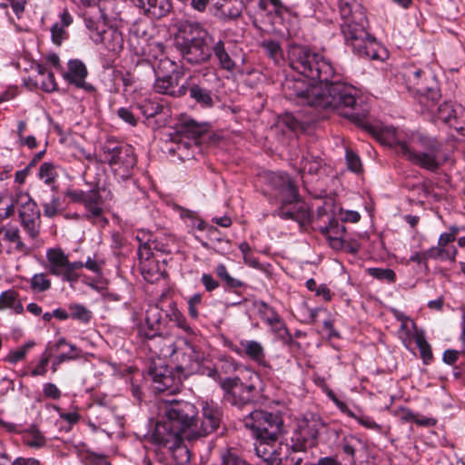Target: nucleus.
Listing matches in <instances>:
<instances>
[{"label":"nucleus","instance_id":"1","mask_svg":"<svg viewBox=\"0 0 465 465\" xmlns=\"http://www.w3.org/2000/svg\"><path fill=\"white\" fill-rule=\"evenodd\" d=\"M160 419L155 424L152 434L153 441L166 446L171 450L183 452L187 462L190 460L186 448H181L183 440H193L196 435H192L196 425L197 409L187 401H161L159 404Z\"/></svg>","mask_w":465,"mask_h":465},{"label":"nucleus","instance_id":"2","mask_svg":"<svg viewBox=\"0 0 465 465\" xmlns=\"http://www.w3.org/2000/svg\"><path fill=\"white\" fill-rule=\"evenodd\" d=\"M370 133L380 143L389 146L397 145L398 153L406 157L413 164L430 172H436L443 161L440 160V144L434 139L420 136L411 138L409 143L398 139L397 130L392 126L381 124H370L362 120L361 124H356Z\"/></svg>","mask_w":465,"mask_h":465},{"label":"nucleus","instance_id":"3","mask_svg":"<svg viewBox=\"0 0 465 465\" xmlns=\"http://www.w3.org/2000/svg\"><path fill=\"white\" fill-rule=\"evenodd\" d=\"M341 17V29L347 45L359 56L370 60H384L388 54L368 31V20L363 7L356 0H338Z\"/></svg>","mask_w":465,"mask_h":465},{"label":"nucleus","instance_id":"4","mask_svg":"<svg viewBox=\"0 0 465 465\" xmlns=\"http://www.w3.org/2000/svg\"><path fill=\"white\" fill-rule=\"evenodd\" d=\"M322 109L334 112L349 118L355 124H361L369 111L361 108L350 86L341 81H328L322 84Z\"/></svg>","mask_w":465,"mask_h":465},{"label":"nucleus","instance_id":"5","mask_svg":"<svg viewBox=\"0 0 465 465\" xmlns=\"http://www.w3.org/2000/svg\"><path fill=\"white\" fill-rule=\"evenodd\" d=\"M178 37L181 53L183 59L193 64L209 60L211 56L208 38L209 34L199 24L188 21L180 23Z\"/></svg>","mask_w":465,"mask_h":465},{"label":"nucleus","instance_id":"6","mask_svg":"<svg viewBox=\"0 0 465 465\" xmlns=\"http://www.w3.org/2000/svg\"><path fill=\"white\" fill-rule=\"evenodd\" d=\"M271 181L280 190L282 205L278 210L279 215L300 223L309 220L310 213L306 210L305 203L300 201L297 187L291 177L283 173H272Z\"/></svg>","mask_w":465,"mask_h":465},{"label":"nucleus","instance_id":"7","mask_svg":"<svg viewBox=\"0 0 465 465\" xmlns=\"http://www.w3.org/2000/svg\"><path fill=\"white\" fill-rule=\"evenodd\" d=\"M237 375L221 381V388L224 391L228 400L234 405H243L251 402L257 394L260 382L259 375L246 367L237 368Z\"/></svg>","mask_w":465,"mask_h":465},{"label":"nucleus","instance_id":"8","mask_svg":"<svg viewBox=\"0 0 465 465\" xmlns=\"http://www.w3.org/2000/svg\"><path fill=\"white\" fill-rule=\"evenodd\" d=\"M154 89L156 92L173 97L185 94L187 84L182 83L183 73L174 69V64L168 59L161 60L156 69Z\"/></svg>","mask_w":465,"mask_h":465},{"label":"nucleus","instance_id":"9","mask_svg":"<svg viewBox=\"0 0 465 465\" xmlns=\"http://www.w3.org/2000/svg\"><path fill=\"white\" fill-rule=\"evenodd\" d=\"M66 196L74 203H81L85 208L84 218L95 225L104 227L108 220L104 215V201L99 190L94 189L89 192L82 190H68Z\"/></svg>","mask_w":465,"mask_h":465},{"label":"nucleus","instance_id":"10","mask_svg":"<svg viewBox=\"0 0 465 465\" xmlns=\"http://www.w3.org/2000/svg\"><path fill=\"white\" fill-rule=\"evenodd\" d=\"M244 423L256 438L278 440L282 422L275 414L257 410L245 417Z\"/></svg>","mask_w":465,"mask_h":465},{"label":"nucleus","instance_id":"11","mask_svg":"<svg viewBox=\"0 0 465 465\" xmlns=\"http://www.w3.org/2000/svg\"><path fill=\"white\" fill-rule=\"evenodd\" d=\"M46 259L50 273L62 277L66 282H76L79 278L78 270L84 267V262H71L68 256L60 248H51L46 251Z\"/></svg>","mask_w":465,"mask_h":465},{"label":"nucleus","instance_id":"12","mask_svg":"<svg viewBox=\"0 0 465 465\" xmlns=\"http://www.w3.org/2000/svg\"><path fill=\"white\" fill-rule=\"evenodd\" d=\"M203 360V351L186 340H177V350L173 361L180 371L192 374L199 370Z\"/></svg>","mask_w":465,"mask_h":465},{"label":"nucleus","instance_id":"13","mask_svg":"<svg viewBox=\"0 0 465 465\" xmlns=\"http://www.w3.org/2000/svg\"><path fill=\"white\" fill-rule=\"evenodd\" d=\"M104 158L110 165H119L128 172L135 165L136 159L134 150L129 145H115L106 143L103 147Z\"/></svg>","mask_w":465,"mask_h":465},{"label":"nucleus","instance_id":"14","mask_svg":"<svg viewBox=\"0 0 465 465\" xmlns=\"http://www.w3.org/2000/svg\"><path fill=\"white\" fill-rule=\"evenodd\" d=\"M202 411L203 420L199 422L196 419L194 430L192 431V435H196V439L213 432L218 428L221 420V412L213 401H203Z\"/></svg>","mask_w":465,"mask_h":465},{"label":"nucleus","instance_id":"15","mask_svg":"<svg viewBox=\"0 0 465 465\" xmlns=\"http://www.w3.org/2000/svg\"><path fill=\"white\" fill-rule=\"evenodd\" d=\"M255 452L267 465H274L275 463L282 464V457L283 449L288 450L287 445L278 443V440H267L256 438Z\"/></svg>","mask_w":465,"mask_h":465},{"label":"nucleus","instance_id":"16","mask_svg":"<svg viewBox=\"0 0 465 465\" xmlns=\"http://www.w3.org/2000/svg\"><path fill=\"white\" fill-rule=\"evenodd\" d=\"M29 193L17 191L15 193H3L0 194V222L11 217L15 213V207L18 211L23 209L31 201Z\"/></svg>","mask_w":465,"mask_h":465},{"label":"nucleus","instance_id":"17","mask_svg":"<svg viewBox=\"0 0 465 465\" xmlns=\"http://www.w3.org/2000/svg\"><path fill=\"white\" fill-rule=\"evenodd\" d=\"M90 37L96 45H102L104 49L114 54L119 53L124 47L123 34L115 27L94 31Z\"/></svg>","mask_w":465,"mask_h":465},{"label":"nucleus","instance_id":"18","mask_svg":"<svg viewBox=\"0 0 465 465\" xmlns=\"http://www.w3.org/2000/svg\"><path fill=\"white\" fill-rule=\"evenodd\" d=\"M21 224L32 239H36L40 232V212L36 203L31 199L26 206L19 210Z\"/></svg>","mask_w":465,"mask_h":465},{"label":"nucleus","instance_id":"19","mask_svg":"<svg viewBox=\"0 0 465 465\" xmlns=\"http://www.w3.org/2000/svg\"><path fill=\"white\" fill-rule=\"evenodd\" d=\"M291 54L293 57L298 58L300 69L302 73L311 78L320 76V65L317 62V55L302 46H295L292 49ZM299 68V65H297Z\"/></svg>","mask_w":465,"mask_h":465},{"label":"nucleus","instance_id":"20","mask_svg":"<svg viewBox=\"0 0 465 465\" xmlns=\"http://www.w3.org/2000/svg\"><path fill=\"white\" fill-rule=\"evenodd\" d=\"M143 15L153 19L166 16L173 9L172 0H134Z\"/></svg>","mask_w":465,"mask_h":465},{"label":"nucleus","instance_id":"21","mask_svg":"<svg viewBox=\"0 0 465 465\" xmlns=\"http://www.w3.org/2000/svg\"><path fill=\"white\" fill-rule=\"evenodd\" d=\"M6 242L14 244L9 252H18L22 255H29L32 250L22 241L18 227L13 224H5L0 227V244Z\"/></svg>","mask_w":465,"mask_h":465},{"label":"nucleus","instance_id":"22","mask_svg":"<svg viewBox=\"0 0 465 465\" xmlns=\"http://www.w3.org/2000/svg\"><path fill=\"white\" fill-rule=\"evenodd\" d=\"M214 15L223 21H234L241 17L244 8L242 0H217L213 5Z\"/></svg>","mask_w":465,"mask_h":465},{"label":"nucleus","instance_id":"23","mask_svg":"<svg viewBox=\"0 0 465 465\" xmlns=\"http://www.w3.org/2000/svg\"><path fill=\"white\" fill-rule=\"evenodd\" d=\"M327 225L322 229L329 245L334 250H341L343 247L345 227L340 224L338 220L323 221Z\"/></svg>","mask_w":465,"mask_h":465},{"label":"nucleus","instance_id":"24","mask_svg":"<svg viewBox=\"0 0 465 465\" xmlns=\"http://www.w3.org/2000/svg\"><path fill=\"white\" fill-rule=\"evenodd\" d=\"M86 75L87 69L85 65L79 60H71L68 63V71L64 74V77L76 87L86 89L87 85L84 81Z\"/></svg>","mask_w":465,"mask_h":465},{"label":"nucleus","instance_id":"25","mask_svg":"<svg viewBox=\"0 0 465 465\" xmlns=\"http://www.w3.org/2000/svg\"><path fill=\"white\" fill-rule=\"evenodd\" d=\"M214 56L218 61L220 68L228 72H232L236 69L235 54H230L224 45L223 41H218L213 47Z\"/></svg>","mask_w":465,"mask_h":465},{"label":"nucleus","instance_id":"26","mask_svg":"<svg viewBox=\"0 0 465 465\" xmlns=\"http://www.w3.org/2000/svg\"><path fill=\"white\" fill-rule=\"evenodd\" d=\"M73 23V17L67 11H64L60 15V22H56L51 27L52 42L56 45H61L62 43L68 37L66 27Z\"/></svg>","mask_w":465,"mask_h":465},{"label":"nucleus","instance_id":"27","mask_svg":"<svg viewBox=\"0 0 465 465\" xmlns=\"http://www.w3.org/2000/svg\"><path fill=\"white\" fill-rule=\"evenodd\" d=\"M139 269L143 279L149 282L160 280L163 274L157 259L139 262Z\"/></svg>","mask_w":465,"mask_h":465},{"label":"nucleus","instance_id":"28","mask_svg":"<svg viewBox=\"0 0 465 465\" xmlns=\"http://www.w3.org/2000/svg\"><path fill=\"white\" fill-rule=\"evenodd\" d=\"M240 344L243 348L244 353L247 357L252 359L253 361L265 366V351L262 343L252 340L242 341Z\"/></svg>","mask_w":465,"mask_h":465},{"label":"nucleus","instance_id":"29","mask_svg":"<svg viewBox=\"0 0 465 465\" xmlns=\"http://www.w3.org/2000/svg\"><path fill=\"white\" fill-rule=\"evenodd\" d=\"M147 337L153 338V344L159 347V354L164 358L173 356L177 350V341H174L172 338L155 337V333H146Z\"/></svg>","mask_w":465,"mask_h":465},{"label":"nucleus","instance_id":"30","mask_svg":"<svg viewBox=\"0 0 465 465\" xmlns=\"http://www.w3.org/2000/svg\"><path fill=\"white\" fill-rule=\"evenodd\" d=\"M5 309H12L15 313L21 314L24 312V307L18 300V294L13 290H8L0 295V311Z\"/></svg>","mask_w":465,"mask_h":465},{"label":"nucleus","instance_id":"31","mask_svg":"<svg viewBox=\"0 0 465 465\" xmlns=\"http://www.w3.org/2000/svg\"><path fill=\"white\" fill-rule=\"evenodd\" d=\"M336 193H330L329 195L324 196L323 204L322 206V220L330 221L336 220L338 217V213H336V209H341V203L336 199Z\"/></svg>","mask_w":465,"mask_h":465},{"label":"nucleus","instance_id":"32","mask_svg":"<svg viewBox=\"0 0 465 465\" xmlns=\"http://www.w3.org/2000/svg\"><path fill=\"white\" fill-rule=\"evenodd\" d=\"M421 70L408 69L404 73V77L409 89L413 90L417 94H424L428 89L420 80Z\"/></svg>","mask_w":465,"mask_h":465},{"label":"nucleus","instance_id":"33","mask_svg":"<svg viewBox=\"0 0 465 465\" xmlns=\"http://www.w3.org/2000/svg\"><path fill=\"white\" fill-rule=\"evenodd\" d=\"M420 331V330L417 329L415 322L410 320L401 324L398 333L405 347L409 348L411 341L416 340V334Z\"/></svg>","mask_w":465,"mask_h":465},{"label":"nucleus","instance_id":"34","mask_svg":"<svg viewBox=\"0 0 465 465\" xmlns=\"http://www.w3.org/2000/svg\"><path fill=\"white\" fill-rule=\"evenodd\" d=\"M438 118L456 130L463 129L462 127H458L455 124V110L450 103L444 102L439 106Z\"/></svg>","mask_w":465,"mask_h":465},{"label":"nucleus","instance_id":"35","mask_svg":"<svg viewBox=\"0 0 465 465\" xmlns=\"http://www.w3.org/2000/svg\"><path fill=\"white\" fill-rule=\"evenodd\" d=\"M70 318L83 323H87L92 318V312L83 304L70 303L68 305Z\"/></svg>","mask_w":465,"mask_h":465},{"label":"nucleus","instance_id":"36","mask_svg":"<svg viewBox=\"0 0 465 465\" xmlns=\"http://www.w3.org/2000/svg\"><path fill=\"white\" fill-rule=\"evenodd\" d=\"M161 310L157 306L153 305L146 310L144 322L152 333L158 331L161 324Z\"/></svg>","mask_w":465,"mask_h":465},{"label":"nucleus","instance_id":"37","mask_svg":"<svg viewBox=\"0 0 465 465\" xmlns=\"http://www.w3.org/2000/svg\"><path fill=\"white\" fill-rule=\"evenodd\" d=\"M418 348L420 349V358L424 364H429L433 359V353L430 345L426 341L423 331L416 334V340H414Z\"/></svg>","mask_w":465,"mask_h":465},{"label":"nucleus","instance_id":"38","mask_svg":"<svg viewBox=\"0 0 465 465\" xmlns=\"http://www.w3.org/2000/svg\"><path fill=\"white\" fill-rule=\"evenodd\" d=\"M191 97L204 107H211L213 104L211 93L199 85L192 86Z\"/></svg>","mask_w":465,"mask_h":465},{"label":"nucleus","instance_id":"39","mask_svg":"<svg viewBox=\"0 0 465 465\" xmlns=\"http://www.w3.org/2000/svg\"><path fill=\"white\" fill-rule=\"evenodd\" d=\"M38 76L39 79L36 81L40 83L44 91L53 92L56 90V83L53 73L47 72L43 66H39Z\"/></svg>","mask_w":465,"mask_h":465},{"label":"nucleus","instance_id":"40","mask_svg":"<svg viewBox=\"0 0 465 465\" xmlns=\"http://www.w3.org/2000/svg\"><path fill=\"white\" fill-rule=\"evenodd\" d=\"M35 345V341H28L21 347L9 351L6 356V361L10 363H16L25 358L27 352Z\"/></svg>","mask_w":465,"mask_h":465},{"label":"nucleus","instance_id":"41","mask_svg":"<svg viewBox=\"0 0 465 465\" xmlns=\"http://www.w3.org/2000/svg\"><path fill=\"white\" fill-rule=\"evenodd\" d=\"M25 442L31 448H41L45 445V439L35 428L28 430L24 436Z\"/></svg>","mask_w":465,"mask_h":465},{"label":"nucleus","instance_id":"42","mask_svg":"<svg viewBox=\"0 0 465 465\" xmlns=\"http://www.w3.org/2000/svg\"><path fill=\"white\" fill-rule=\"evenodd\" d=\"M38 176L45 183L51 184L55 181L58 174L53 163H44L39 168Z\"/></svg>","mask_w":465,"mask_h":465},{"label":"nucleus","instance_id":"43","mask_svg":"<svg viewBox=\"0 0 465 465\" xmlns=\"http://www.w3.org/2000/svg\"><path fill=\"white\" fill-rule=\"evenodd\" d=\"M367 273L380 281L394 282L396 274L393 270L388 268H369Z\"/></svg>","mask_w":465,"mask_h":465},{"label":"nucleus","instance_id":"44","mask_svg":"<svg viewBox=\"0 0 465 465\" xmlns=\"http://www.w3.org/2000/svg\"><path fill=\"white\" fill-rule=\"evenodd\" d=\"M456 253H457L456 249H453L452 252H450L447 251L445 249V247H441L439 245L438 247H432L430 250H428L426 252H424L423 258L424 259L440 258V259L454 260Z\"/></svg>","mask_w":465,"mask_h":465},{"label":"nucleus","instance_id":"45","mask_svg":"<svg viewBox=\"0 0 465 465\" xmlns=\"http://www.w3.org/2000/svg\"><path fill=\"white\" fill-rule=\"evenodd\" d=\"M151 374L153 375L154 389L156 391H164L171 388L173 378L170 375L163 374L162 372L158 373L156 371H153Z\"/></svg>","mask_w":465,"mask_h":465},{"label":"nucleus","instance_id":"46","mask_svg":"<svg viewBox=\"0 0 465 465\" xmlns=\"http://www.w3.org/2000/svg\"><path fill=\"white\" fill-rule=\"evenodd\" d=\"M216 274L218 275L219 278H221L228 287L230 288H239V287H242V282L239 280V279H236L234 277H232L228 271H227V268L224 264H219L217 267H216Z\"/></svg>","mask_w":465,"mask_h":465},{"label":"nucleus","instance_id":"47","mask_svg":"<svg viewBox=\"0 0 465 465\" xmlns=\"http://www.w3.org/2000/svg\"><path fill=\"white\" fill-rule=\"evenodd\" d=\"M31 287L35 291L45 292L51 287V282L44 273H37L31 280Z\"/></svg>","mask_w":465,"mask_h":465},{"label":"nucleus","instance_id":"48","mask_svg":"<svg viewBox=\"0 0 465 465\" xmlns=\"http://www.w3.org/2000/svg\"><path fill=\"white\" fill-rule=\"evenodd\" d=\"M259 313L261 314V317L263 319L264 322H266L268 324H270L272 322L275 321L279 315L276 313V312L268 306L265 302H261L257 304Z\"/></svg>","mask_w":465,"mask_h":465},{"label":"nucleus","instance_id":"49","mask_svg":"<svg viewBox=\"0 0 465 465\" xmlns=\"http://www.w3.org/2000/svg\"><path fill=\"white\" fill-rule=\"evenodd\" d=\"M269 56L274 61L279 62L282 59V49L277 42L269 41L262 44Z\"/></svg>","mask_w":465,"mask_h":465},{"label":"nucleus","instance_id":"50","mask_svg":"<svg viewBox=\"0 0 465 465\" xmlns=\"http://www.w3.org/2000/svg\"><path fill=\"white\" fill-rule=\"evenodd\" d=\"M346 161L348 164V168L354 172L359 173L361 171V162L357 153H355L352 150H346Z\"/></svg>","mask_w":465,"mask_h":465},{"label":"nucleus","instance_id":"51","mask_svg":"<svg viewBox=\"0 0 465 465\" xmlns=\"http://www.w3.org/2000/svg\"><path fill=\"white\" fill-rule=\"evenodd\" d=\"M184 130L183 132L186 133L188 135L192 136L193 139L198 138L205 132V128L194 121H188L184 124Z\"/></svg>","mask_w":465,"mask_h":465},{"label":"nucleus","instance_id":"52","mask_svg":"<svg viewBox=\"0 0 465 465\" xmlns=\"http://www.w3.org/2000/svg\"><path fill=\"white\" fill-rule=\"evenodd\" d=\"M336 213H338V217L336 220L338 222H351L357 223L361 219V215L359 213L354 211H343V209H336Z\"/></svg>","mask_w":465,"mask_h":465},{"label":"nucleus","instance_id":"53","mask_svg":"<svg viewBox=\"0 0 465 465\" xmlns=\"http://www.w3.org/2000/svg\"><path fill=\"white\" fill-rule=\"evenodd\" d=\"M60 207L61 202L59 198L54 197L50 202L45 203L43 205L44 213L45 216L52 218L59 213Z\"/></svg>","mask_w":465,"mask_h":465},{"label":"nucleus","instance_id":"54","mask_svg":"<svg viewBox=\"0 0 465 465\" xmlns=\"http://www.w3.org/2000/svg\"><path fill=\"white\" fill-rule=\"evenodd\" d=\"M202 299L201 293H195L188 300V312L193 319H197L199 316L197 306L202 303Z\"/></svg>","mask_w":465,"mask_h":465},{"label":"nucleus","instance_id":"55","mask_svg":"<svg viewBox=\"0 0 465 465\" xmlns=\"http://www.w3.org/2000/svg\"><path fill=\"white\" fill-rule=\"evenodd\" d=\"M322 389L326 392V394L330 397V399L337 405V407L342 412L346 413L348 416H350L351 418H355V414L347 408V406L344 402L338 400V398L335 396L334 392L331 389L324 387L322 384Z\"/></svg>","mask_w":465,"mask_h":465},{"label":"nucleus","instance_id":"56","mask_svg":"<svg viewBox=\"0 0 465 465\" xmlns=\"http://www.w3.org/2000/svg\"><path fill=\"white\" fill-rule=\"evenodd\" d=\"M302 98L306 100V103L311 106L317 108L320 104V92L316 87L308 90L302 95Z\"/></svg>","mask_w":465,"mask_h":465},{"label":"nucleus","instance_id":"57","mask_svg":"<svg viewBox=\"0 0 465 465\" xmlns=\"http://www.w3.org/2000/svg\"><path fill=\"white\" fill-rule=\"evenodd\" d=\"M48 361H49L48 356L45 353H44L42 355L39 362L35 366V368L31 371V376H33V377L45 376L47 371L46 367H47Z\"/></svg>","mask_w":465,"mask_h":465},{"label":"nucleus","instance_id":"58","mask_svg":"<svg viewBox=\"0 0 465 465\" xmlns=\"http://www.w3.org/2000/svg\"><path fill=\"white\" fill-rule=\"evenodd\" d=\"M223 465H244L245 462L234 452L226 450L222 455Z\"/></svg>","mask_w":465,"mask_h":465},{"label":"nucleus","instance_id":"59","mask_svg":"<svg viewBox=\"0 0 465 465\" xmlns=\"http://www.w3.org/2000/svg\"><path fill=\"white\" fill-rule=\"evenodd\" d=\"M43 393L45 397L58 400L61 397V391L54 383L48 382L44 384Z\"/></svg>","mask_w":465,"mask_h":465},{"label":"nucleus","instance_id":"60","mask_svg":"<svg viewBox=\"0 0 465 465\" xmlns=\"http://www.w3.org/2000/svg\"><path fill=\"white\" fill-rule=\"evenodd\" d=\"M322 74H325L324 79H322V84H325V80L328 81L329 78H331L335 74V68L333 64L329 60H325L324 57H322Z\"/></svg>","mask_w":465,"mask_h":465},{"label":"nucleus","instance_id":"61","mask_svg":"<svg viewBox=\"0 0 465 465\" xmlns=\"http://www.w3.org/2000/svg\"><path fill=\"white\" fill-rule=\"evenodd\" d=\"M269 325L271 326L272 331L281 338H284L288 334L287 329L280 316L277 317L275 321L272 322Z\"/></svg>","mask_w":465,"mask_h":465},{"label":"nucleus","instance_id":"62","mask_svg":"<svg viewBox=\"0 0 465 465\" xmlns=\"http://www.w3.org/2000/svg\"><path fill=\"white\" fill-rule=\"evenodd\" d=\"M173 316L177 327H179L180 329L183 330L188 333L193 332L192 328L187 322L186 318L179 311H173Z\"/></svg>","mask_w":465,"mask_h":465},{"label":"nucleus","instance_id":"63","mask_svg":"<svg viewBox=\"0 0 465 465\" xmlns=\"http://www.w3.org/2000/svg\"><path fill=\"white\" fill-rule=\"evenodd\" d=\"M302 172L305 173L317 175L320 170V163L317 160H304L302 166Z\"/></svg>","mask_w":465,"mask_h":465},{"label":"nucleus","instance_id":"64","mask_svg":"<svg viewBox=\"0 0 465 465\" xmlns=\"http://www.w3.org/2000/svg\"><path fill=\"white\" fill-rule=\"evenodd\" d=\"M117 114L123 121L129 124L130 125H136L137 119L129 109L122 107L118 109Z\"/></svg>","mask_w":465,"mask_h":465}]
</instances>
